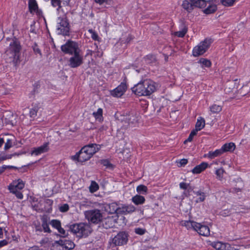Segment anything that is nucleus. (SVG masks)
Listing matches in <instances>:
<instances>
[{"mask_svg": "<svg viewBox=\"0 0 250 250\" xmlns=\"http://www.w3.org/2000/svg\"><path fill=\"white\" fill-rule=\"evenodd\" d=\"M89 189L91 192H95L99 189V186L95 181H92Z\"/></svg>", "mask_w": 250, "mask_h": 250, "instance_id": "40", "label": "nucleus"}, {"mask_svg": "<svg viewBox=\"0 0 250 250\" xmlns=\"http://www.w3.org/2000/svg\"><path fill=\"white\" fill-rule=\"evenodd\" d=\"M59 26L57 30L59 34L63 36L69 35L70 26L68 20L66 17H59L57 20Z\"/></svg>", "mask_w": 250, "mask_h": 250, "instance_id": "6", "label": "nucleus"}, {"mask_svg": "<svg viewBox=\"0 0 250 250\" xmlns=\"http://www.w3.org/2000/svg\"><path fill=\"white\" fill-rule=\"evenodd\" d=\"M213 0H190L194 6L200 8H205L208 4H209L210 2Z\"/></svg>", "mask_w": 250, "mask_h": 250, "instance_id": "18", "label": "nucleus"}, {"mask_svg": "<svg viewBox=\"0 0 250 250\" xmlns=\"http://www.w3.org/2000/svg\"><path fill=\"white\" fill-rule=\"evenodd\" d=\"M7 244V242L5 240L0 241V248L6 245Z\"/></svg>", "mask_w": 250, "mask_h": 250, "instance_id": "60", "label": "nucleus"}, {"mask_svg": "<svg viewBox=\"0 0 250 250\" xmlns=\"http://www.w3.org/2000/svg\"><path fill=\"white\" fill-rule=\"evenodd\" d=\"M46 203L49 205H51L53 204V201L50 199H46Z\"/></svg>", "mask_w": 250, "mask_h": 250, "instance_id": "62", "label": "nucleus"}, {"mask_svg": "<svg viewBox=\"0 0 250 250\" xmlns=\"http://www.w3.org/2000/svg\"><path fill=\"white\" fill-rule=\"evenodd\" d=\"M7 167L6 165H3L0 167V174H2L6 169Z\"/></svg>", "mask_w": 250, "mask_h": 250, "instance_id": "58", "label": "nucleus"}, {"mask_svg": "<svg viewBox=\"0 0 250 250\" xmlns=\"http://www.w3.org/2000/svg\"><path fill=\"white\" fill-rule=\"evenodd\" d=\"M99 162L101 164L106 167H112V165L107 159L101 160Z\"/></svg>", "mask_w": 250, "mask_h": 250, "instance_id": "47", "label": "nucleus"}, {"mask_svg": "<svg viewBox=\"0 0 250 250\" xmlns=\"http://www.w3.org/2000/svg\"><path fill=\"white\" fill-rule=\"evenodd\" d=\"M241 191V189L240 188H234L233 189V191L235 192H240Z\"/></svg>", "mask_w": 250, "mask_h": 250, "instance_id": "63", "label": "nucleus"}, {"mask_svg": "<svg viewBox=\"0 0 250 250\" xmlns=\"http://www.w3.org/2000/svg\"><path fill=\"white\" fill-rule=\"evenodd\" d=\"M147 188L144 185H140L136 188L137 192L140 194H146L147 192Z\"/></svg>", "mask_w": 250, "mask_h": 250, "instance_id": "31", "label": "nucleus"}, {"mask_svg": "<svg viewBox=\"0 0 250 250\" xmlns=\"http://www.w3.org/2000/svg\"><path fill=\"white\" fill-rule=\"evenodd\" d=\"M4 117V121L6 124L14 125L16 124V116L14 115L12 113H7Z\"/></svg>", "mask_w": 250, "mask_h": 250, "instance_id": "20", "label": "nucleus"}, {"mask_svg": "<svg viewBox=\"0 0 250 250\" xmlns=\"http://www.w3.org/2000/svg\"><path fill=\"white\" fill-rule=\"evenodd\" d=\"M58 243L62 247V250H70L75 247L74 243L70 240H60L58 241Z\"/></svg>", "mask_w": 250, "mask_h": 250, "instance_id": "15", "label": "nucleus"}, {"mask_svg": "<svg viewBox=\"0 0 250 250\" xmlns=\"http://www.w3.org/2000/svg\"><path fill=\"white\" fill-rule=\"evenodd\" d=\"M155 90V83L149 80L140 82L132 88V92L139 96H149Z\"/></svg>", "mask_w": 250, "mask_h": 250, "instance_id": "2", "label": "nucleus"}, {"mask_svg": "<svg viewBox=\"0 0 250 250\" xmlns=\"http://www.w3.org/2000/svg\"><path fill=\"white\" fill-rule=\"evenodd\" d=\"M197 132L196 131H195L194 129L193 130H192L188 136V138L187 139H186L185 141H184V143L185 144H186L187 142H191L192 141V139H193V138L194 136H195L196 134H197Z\"/></svg>", "mask_w": 250, "mask_h": 250, "instance_id": "45", "label": "nucleus"}, {"mask_svg": "<svg viewBox=\"0 0 250 250\" xmlns=\"http://www.w3.org/2000/svg\"><path fill=\"white\" fill-rule=\"evenodd\" d=\"M88 32L91 34V38L94 41H98L99 37L97 33L94 31L92 29L88 30Z\"/></svg>", "mask_w": 250, "mask_h": 250, "instance_id": "44", "label": "nucleus"}, {"mask_svg": "<svg viewBox=\"0 0 250 250\" xmlns=\"http://www.w3.org/2000/svg\"><path fill=\"white\" fill-rule=\"evenodd\" d=\"M28 6L30 12L32 15L41 16L42 14V11L39 9L37 2L36 0H29Z\"/></svg>", "mask_w": 250, "mask_h": 250, "instance_id": "12", "label": "nucleus"}, {"mask_svg": "<svg viewBox=\"0 0 250 250\" xmlns=\"http://www.w3.org/2000/svg\"><path fill=\"white\" fill-rule=\"evenodd\" d=\"M127 241V233L125 231H120L112 239L110 243L113 246H122L126 244Z\"/></svg>", "mask_w": 250, "mask_h": 250, "instance_id": "9", "label": "nucleus"}, {"mask_svg": "<svg viewBox=\"0 0 250 250\" xmlns=\"http://www.w3.org/2000/svg\"><path fill=\"white\" fill-rule=\"evenodd\" d=\"M194 193L196 196H199V197L196 200V203L203 202L205 201L206 197L205 192H202L201 190H199L197 191H194Z\"/></svg>", "mask_w": 250, "mask_h": 250, "instance_id": "28", "label": "nucleus"}, {"mask_svg": "<svg viewBox=\"0 0 250 250\" xmlns=\"http://www.w3.org/2000/svg\"><path fill=\"white\" fill-rule=\"evenodd\" d=\"M188 160L186 159H182L180 161V166L179 167H182L184 166L188 163Z\"/></svg>", "mask_w": 250, "mask_h": 250, "instance_id": "56", "label": "nucleus"}, {"mask_svg": "<svg viewBox=\"0 0 250 250\" xmlns=\"http://www.w3.org/2000/svg\"><path fill=\"white\" fill-rule=\"evenodd\" d=\"M221 148L219 149H216L214 151H209L207 154L208 158L210 159H213L216 157L219 156L223 154Z\"/></svg>", "mask_w": 250, "mask_h": 250, "instance_id": "27", "label": "nucleus"}, {"mask_svg": "<svg viewBox=\"0 0 250 250\" xmlns=\"http://www.w3.org/2000/svg\"><path fill=\"white\" fill-rule=\"evenodd\" d=\"M24 187V184L23 181L20 179L17 181H14L11 183L8 186V189L10 191L13 190H20L22 189Z\"/></svg>", "mask_w": 250, "mask_h": 250, "instance_id": "14", "label": "nucleus"}, {"mask_svg": "<svg viewBox=\"0 0 250 250\" xmlns=\"http://www.w3.org/2000/svg\"><path fill=\"white\" fill-rule=\"evenodd\" d=\"M10 192L15 194L16 197L19 199H22L23 198V195L22 193L20 191V190H13V191H10Z\"/></svg>", "mask_w": 250, "mask_h": 250, "instance_id": "49", "label": "nucleus"}, {"mask_svg": "<svg viewBox=\"0 0 250 250\" xmlns=\"http://www.w3.org/2000/svg\"><path fill=\"white\" fill-rule=\"evenodd\" d=\"M199 62L202 64L203 66H205L207 67H210L211 64L209 60L204 58H201L199 61Z\"/></svg>", "mask_w": 250, "mask_h": 250, "instance_id": "37", "label": "nucleus"}, {"mask_svg": "<svg viewBox=\"0 0 250 250\" xmlns=\"http://www.w3.org/2000/svg\"><path fill=\"white\" fill-rule=\"evenodd\" d=\"M49 142L44 143L41 146L38 147L42 153L47 152L49 150Z\"/></svg>", "mask_w": 250, "mask_h": 250, "instance_id": "41", "label": "nucleus"}, {"mask_svg": "<svg viewBox=\"0 0 250 250\" xmlns=\"http://www.w3.org/2000/svg\"><path fill=\"white\" fill-rule=\"evenodd\" d=\"M14 140V137L12 136L6 139L4 145V149L7 150L11 148L13 146V142Z\"/></svg>", "mask_w": 250, "mask_h": 250, "instance_id": "34", "label": "nucleus"}, {"mask_svg": "<svg viewBox=\"0 0 250 250\" xmlns=\"http://www.w3.org/2000/svg\"><path fill=\"white\" fill-rule=\"evenodd\" d=\"M208 166V164L206 162H202L199 165L196 166L191 170L193 174H199L204 170Z\"/></svg>", "mask_w": 250, "mask_h": 250, "instance_id": "22", "label": "nucleus"}, {"mask_svg": "<svg viewBox=\"0 0 250 250\" xmlns=\"http://www.w3.org/2000/svg\"><path fill=\"white\" fill-rule=\"evenodd\" d=\"M58 231L60 233L61 237H64L68 235V233L61 227L58 229Z\"/></svg>", "mask_w": 250, "mask_h": 250, "instance_id": "51", "label": "nucleus"}, {"mask_svg": "<svg viewBox=\"0 0 250 250\" xmlns=\"http://www.w3.org/2000/svg\"><path fill=\"white\" fill-rule=\"evenodd\" d=\"M127 88L125 83H121L117 87L111 92V95L114 97H120L122 96Z\"/></svg>", "mask_w": 250, "mask_h": 250, "instance_id": "13", "label": "nucleus"}, {"mask_svg": "<svg viewBox=\"0 0 250 250\" xmlns=\"http://www.w3.org/2000/svg\"><path fill=\"white\" fill-rule=\"evenodd\" d=\"M236 0H221V3L225 6H231L233 5Z\"/></svg>", "mask_w": 250, "mask_h": 250, "instance_id": "39", "label": "nucleus"}, {"mask_svg": "<svg viewBox=\"0 0 250 250\" xmlns=\"http://www.w3.org/2000/svg\"><path fill=\"white\" fill-rule=\"evenodd\" d=\"M135 232L136 234L139 235H143L145 234L146 232V229L140 228H138L135 229Z\"/></svg>", "mask_w": 250, "mask_h": 250, "instance_id": "53", "label": "nucleus"}, {"mask_svg": "<svg viewBox=\"0 0 250 250\" xmlns=\"http://www.w3.org/2000/svg\"><path fill=\"white\" fill-rule=\"evenodd\" d=\"M69 60V66L71 68H76L83 63V56L81 51L73 54Z\"/></svg>", "mask_w": 250, "mask_h": 250, "instance_id": "10", "label": "nucleus"}, {"mask_svg": "<svg viewBox=\"0 0 250 250\" xmlns=\"http://www.w3.org/2000/svg\"><path fill=\"white\" fill-rule=\"evenodd\" d=\"M13 155V154L0 155V163L7 159H11Z\"/></svg>", "mask_w": 250, "mask_h": 250, "instance_id": "48", "label": "nucleus"}, {"mask_svg": "<svg viewBox=\"0 0 250 250\" xmlns=\"http://www.w3.org/2000/svg\"><path fill=\"white\" fill-rule=\"evenodd\" d=\"M42 230H43L44 232H49V233L51 232V230L50 229L49 225L47 223V221L45 219H43L42 220Z\"/></svg>", "mask_w": 250, "mask_h": 250, "instance_id": "36", "label": "nucleus"}, {"mask_svg": "<svg viewBox=\"0 0 250 250\" xmlns=\"http://www.w3.org/2000/svg\"><path fill=\"white\" fill-rule=\"evenodd\" d=\"M39 110V107L38 105H35L32 108L30 109L29 112L30 117L31 118L35 119L37 116V113Z\"/></svg>", "mask_w": 250, "mask_h": 250, "instance_id": "32", "label": "nucleus"}, {"mask_svg": "<svg viewBox=\"0 0 250 250\" xmlns=\"http://www.w3.org/2000/svg\"><path fill=\"white\" fill-rule=\"evenodd\" d=\"M60 211L62 212H65L68 210L69 206L67 204H63L59 208Z\"/></svg>", "mask_w": 250, "mask_h": 250, "instance_id": "50", "label": "nucleus"}, {"mask_svg": "<svg viewBox=\"0 0 250 250\" xmlns=\"http://www.w3.org/2000/svg\"><path fill=\"white\" fill-rule=\"evenodd\" d=\"M66 227L69 230L80 238L86 237L91 232V228L90 226L85 223L74 224L67 225Z\"/></svg>", "mask_w": 250, "mask_h": 250, "instance_id": "4", "label": "nucleus"}, {"mask_svg": "<svg viewBox=\"0 0 250 250\" xmlns=\"http://www.w3.org/2000/svg\"><path fill=\"white\" fill-rule=\"evenodd\" d=\"M200 226H197V228H196V231H197L200 235L204 236H208L210 234V230L209 228L205 225H203L199 223Z\"/></svg>", "mask_w": 250, "mask_h": 250, "instance_id": "17", "label": "nucleus"}, {"mask_svg": "<svg viewBox=\"0 0 250 250\" xmlns=\"http://www.w3.org/2000/svg\"><path fill=\"white\" fill-rule=\"evenodd\" d=\"M136 210V208L131 204L122 205L118 208L116 211L117 213L124 215L131 214Z\"/></svg>", "mask_w": 250, "mask_h": 250, "instance_id": "11", "label": "nucleus"}, {"mask_svg": "<svg viewBox=\"0 0 250 250\" xmlns=\"http://www.w3.org/2000/svg\"><path fill=\"white\" fill-rule=\"evenodd\" d=\"M61 50L64 53L69 55H73L81 51L78 43L70 40L67 41L64 44L62 45Z\"/></svg>", "mask_w": 250, "mask_h": 250, "instance_id": "8", "label": "nucleus"}, {"mask_svg": "<svg viewBox=\"0 0 250 250\" xmlns=\"http://www.w3.org/2000/svg\"><path fill=\"white\" fill-rule=\"evenodd\" d=\"M224 172V170L222 168L216 169L215 171V174L217 176V178L219 180H221L223 178Z\"/></svg>", "mask_w": 250, "mask_h": 250, "instance_id": "42", "label": "nucleus"}, {"mask_svg": "<svg viewBox=\"0 0 250 250\" xmlns=\"http://www.w3.org/2000/svg\"><path fill=\"white\" fill-rule=\"evenodd\" d=\"M53 227L56 229L57 230L61 227V223L59 220H52L50 223Z\"/></svg>", "mask_w": 250, "mask_h": 250, "instance_id": "38", "label": "nucleus"}, {"mask_svg": "<svg viewBox=\"0 0 250 250\" xmlns=\"http://www.w3.org/2000/svg\"><path fill=\"white\" fill-rule=\"evenodd\" d=\"M189 185L188 184L184 182H182L180 183L179 187L181 189H187L188 188Z\"/></svg>", "mask_w": 250, "mask_h": 250, "instance_id": "55", "label": "nucleus"}, {"mask_svg": "<svg viewBox=\"0 0 250 250\" xmlns=\"http://www.w3.org/2000/svg\"><path fill=\"white\" fill-rule=\"evenodd\" d=\"M222 109L221 105L213 104L209 107V110L212 113H218Z\"/></svg>", "mask_w": 250, "mask_h": 250, "instance_id": "30", "label": "nucleus"}, {"mask_svg": "<svg viewBox=\"0 0 250 250\" xmlns=\"http://www.w3.org/2000/svg\"><path fill=\"white\" fill-rule=\"evenodd\" d=\"M188 31V28L186 26H184L183 28L181 31H177L174 33V35L178 37L183 38L185 36V34L187 33Z\"/></svg>", "mask_w": 250, "mask_h": 250, "instance_id": "35", "label": "nucleus"}, {"mask_svg": "<svg viewBox=\"0 0 250 250\" xmlns=\"http://www.w3.org/2000/svg\"><path fill=\"white\" fill-rule=\"evenodd\" d=\"M32 48L33 49V51H34V52L35 54H39L40 57L42 56V54L41 51L40 49V48L38 47V46L36 42H35L34 43V45L32 46Z\"/></svg>", "mask_w": 250, "mask_h": 250, "instance_id": "46", "label": "nucleus"}, {"mask_svg": "<svg viewBox=\"0 0 250 250\" xmlns=\"http://www.w3.org/2000/svg\"><path fill=\"white\" fill-rule=\"evenodd\" d=\"M212 247L216 250H229L230 247L229 244L223 243L221 242H217L212 243Z\"/></svg>", "mask_w": 250, "mask_h": 250, "instance_id": "21", "label": "nucleus"}, {"mask_svg": "<svg viewBox=\"0 0 250 250\" xmlns=\"http://www.w3.org/2000/svg\"><path fill=\"white\" fill-rule=\"evenodd\" d=\"M93 115L96 120L101 122L103 120V109L101 108H99L96 112L93 113Z\"/></svg>", "mask_w": 250, "mask_h": 250, "instance_id": "29", "label": "nucleus"}, {"mask_svg": "<svg viewBox=\"0 0 250 250\" xmlns=\"http://www.w3.org/2000/svg\"><path fill=\"white\" fill-rule=\"evenodd\" d=\"M101 222H102L104 228L108 229L112 228L114 226L115 220L112 216H109L104 219L102 218Z\"/></svg>", "mask_w": 250, "mask_h": 250, "instance_id": "16", "label": "nucleus"}, {"mask_svg": "<svg viewBox=\"0 0 250 250\" xmlns=\"http://www.w3.org/2000/svg\"><path fill=\"white\" fill-rule=\"evenodd\" d=\"M181 224L183 226H185L188 229H193L196 230V228H197V226H200L199 223H197L193 221H182Z\"/></svg>", "mask_w": 250, "mask_h": 250, "instance_id": "19", "label": "nucleus"}, {"mask_svg": "<svg viewBox=\"0 0 250 250\" xmlns=\"http://www.w3.org/2000/svg\"><path fill=\"white\" fill-rule=\"evenodd\" d=\"M205 125V121L204 119L201 117L197 119V122L195 125V128L194 129L196 132L202 129Z\"/></svg>", "mask_w": 250, "mask_h": 250, "instance_id": "25", "label": "nucleus"}, {"mask_svg": "<svg viewBox=\"0 0 250 250\" xmlns=\"http://www.w3.org/2000/svg\"><path fill=\"white\" fill-rule=\"evenodd\" d=\"M6 167H7V168L15 169H18V167H15V166H6Z\"/></svg>", "mask_w": 250, "mask_h": 250, "instance_id": "61", "label": "nucleus"}, {"mask_svg": "<svg viewBox=\"0 0 250 250\" xmlns=\"http://www.w3.org/2000/svg\"><path fill=\"white\" fill-rule=\"evenodd\" d=\"M212 42L211 39H205L203 41L193 48L192 55L194 57H198L205 53L209 47Z\"/></svg>", "mask_w": 250, "mask_h": 250, "instance_id": "5", "label": "nucleus"}, {"mask_svg": "<svg viewBox=\"0 0 250 250\" xmlns=\"http://www.w3.org/2000/svg\"><path fill=\"white\" fill-rule=\"evenodd\" d=\"M21 49L20 42L17 39H14L11 40L9 47L5 51L6 55L12 59L15 65L19 62Z\"/></svg>", "mask_w": 250, "mask_h": 250, "instance_id": "3", "label": "nucleus"}, {"mask_svg": "<svg viewBox=\"0 0 250 250\" xmlns=\"http://www.w3.org/2000/svg\"><path fill=\"white\" fill-rule=\"evenodd\" d=\"M208 5L206 8L203 10V12L204 14L208 15L213 14L217 10V6L215 4H208Z\"/></svg>", "mask_w": 250, "mask_h": 250, "instance_id": "26", "label": "nucleus"}, {"mask_svg": "<svg viewBox=\"0 0 250 250\" xmlns=\"http://www.w3.org/2000/svg\"><path fill=\"white\" fill-rule=\"evenodd\" d=\"M100 148V146L96 144L85 146L75 155L72 156L71 159L80 162H85L89 160Z\"/></svg>", "mask_w": 250, "mask_h": 250, "instance_id": "1", "label": "nucleus"}, {"mask_svg": "<svg viewBox=\"0 0 250 250\" xmlns=\"http://www.w3.org/2000/svg\"><path fill=\"white\" fill-rule=\"evenodd\" d=\"M182 6L185 9L187 10L188 11H190L192 9V6H194V5L190 0L189 2L188 0H185L183 1Z\"/></svg>", "mask_w": 250, "mask_h": 250, "instance_id": "33", "label": "nucleus"}, {"mask_svg": "<svg viewBox=\"0 0 250 250\" xmlns=\"http://www.w3.org/2000/svg\"><path fill=\"white\" fill-rule=\"evenodd\" d=\"M84 215L89 222L94 224H98L101 222L103 218L100 210L97 209L85 211Z\"/></svg>", "mask_w": 250, "mask_h": 250, "instance_id": "7", "label": "nucleus"}, {"mask_svg": "<svg viewBox=\"0 0 250 250\" xmlns=\"http://www.w3.org/2000/svg\"><path fill=\"white\" fill-rule=\"evenodd\" d=\"M51 3L54 7L58 6L57 10H59L61 8L60 6L61 4V0H51Z\"/></svg>", "mask_w": 250, "mask_h": 250, "instance_id": "52", "label": "nucleus"}, {"mask_svg": "<svg viewBox=\"0 0 250 250\" xmlns=\"http://www.w3.org/2000/svg\"><path fill=\"white\" fill-rule=\"evenodd\" d=\"M94 45L95 47V50H94L95 51V53H94L95 57L101 58L103 56V52L102 51V50H99L98 49V45L96 43H95L94 44Z\"/></svg>", "mask_w": 250, "mask_h": 250, "instance_id": "43", "label": "nucleus"}, {"mask_svg": "<svg viewBox=\"0 0 250 250\" xmlns=\"http://www.w3.org/2000/svg\"><path fill=\"white\" fill-rule=\"evenodd\" d=\"M42 153H43L41 151V150L39 149V148L38 147H36V148H34V150H32V153H31L32 154H35L36 155H38Z\"/></svg>", "mask_w": 250, "mask_h": 250, "instance_id": "54", "label": "nucleus"}, {"mask_svg": "<svg viewBox=\"0 0 250 250\" xmlns=\"http://www.w3.org/2000/svg\"><path fill=\"white\" fill-rule=\"evenodd\" d=\"M28 250H40L37 247H33L30 248Z\"/></svg>", "mask_w": 250, "mask_h": 250, "instance_id": "64", "label": "nucleus"}, {"mask_svg": "<svg viewBox=\"0 0 250 250\" xmlns=\"http://www.w3.org/2000/svg\"><path fill=\"white\" fill-rule=\"evenodd\" d=\"M37 36L36 33L34 29H31L30 34H29V37L31 38H35Z\"/></svg>", "mask_w": 250, "mask_h": 250, "instance_id": "57", "label": "nucleus"}, {"mask_svg": "<svg viewBox=\"0 0 250 250\" xmlns=\"http://www.w3.org/2000/svg\"><path fill=\"white\" fill-rule=\"evenodd\" d=\"M235 148V145L233 143H229L224 144L221 147L223 153L233 151Z\"/></svg>", "mask_w": 250, "mask_h": 250, "instance_id": "24", "label": "nucleus"}, {"mask_svg": "<svg viewBox=\"0 0 250 250\" xmlns=\"http://www.w3.org/2000/svg\"><path fill=\"white\" fill-rule=\"evenodd\" d=\"M7 244V242L5 240L0 241V248L6 245Z\"/></svg>", "mask_w": 250, "mask_h": 250, "instance_id": "59", "label": "nucleus"}, {"mask_svg": "<svg viewBox=\"0 0 250 250\" xmlns=\"http://www.w3.org/2000/svg\"><path fill=\"white\" fill-rule=\"evenodd\" d=\"M131 201L136 205H139L143 204L145 202L146 199L143 196L136 195L132 198Z\"/></svg>", "mask_w": 250, "mask_h": 250, "instance_id": "23", "label": "nucleus"}]
</instances>
